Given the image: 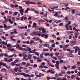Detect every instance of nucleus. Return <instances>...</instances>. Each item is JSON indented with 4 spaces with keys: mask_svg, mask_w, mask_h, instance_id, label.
Instances as JSON below:
<instances>
[{
    "mask_svg": "<svg viewBox=\"0 0 80 80\" xmlns=\"http://www.w3.org/2000/svg\"><path fill=\"white\" fill-rule=\"evenodd\" d=\"M74 48L75 49V53H77V51H78V54L80 55V48L76 46L74 47Z\"/></svg>",
    "mask_w": 80,
    "mask_h": 80,
    "instance_id": "1",
    "label": "nucleus"
},
{
    "mask_svg": "<svg viewBox=\"0 0 80 80\" xmlns=\"http://www.w3.org/2000/svg\"><path fill=\"white\" fill-rule=\"evenodd\" d=\"M21 75L24 76L25 77H30V74H26L25 73L22 72L21 73Z\"/></svg>",
    "mask_w": 80,
    "mask_h": 80,
    "instance_id": "2",
    "label": "nucleus"
},
{
    "mask_svg": "<svg viewBox=\"0 0 80 80\" xmlns=\"http://www.w3.org/2000/svg\"><path fill=\"white\" fill-rule=\"evenodd\" d=\"M18 11L20 12L22 15H23V13H24V9H21L19 10Z\"/></svg>",
    "mask_w": 80,
    "mask_h": 80,
    "instance_id": "3",
    "label": "nucleus"
},
{
    "mask_svg": "<svg viewBox=\"0 0 80 80\" xmlns=\"http://www.w3.org/2000/svg\"><path fill=\"white\" fill-rule=\"evenodd\" d=\"M19 49L20 50H22V51H26V52L28 51V50L27 49L23 48L21 47H19Z\"/></svg>",
    "mask_w": 80,
    "mask_h": 80,
    "instance_id": "4",
    "label": "nucleus"
},
{
    "mask_svg": "<svg viewBox=\"0 0 80 80\" xmlns=\"http://www.w3.org/2000/svg\"><path fill=\"white\" fill-rule=\"evenodd\" d=\"M27 55H26L23 56L22 58V60H28V58H27Z\"/></svg>",
    "mask_w": 80,
    "mask_h": 80,
    "instance_id": "5",
    "label": "nucleus"
},
{
    "mask_svg": "<svg viewBox=\"0 0 80 80\" xmlns=\"http://www.w3.org/2000/svg\"><path fill=\"white\" fill-rule=\"evenodd\" d=\"M72 27H78V25L77 24L74 23L72 25Z\"/></svg>",
    "mask_w": 80,
    "mask_h": 80,
    "instance_id": "6",
    "label": "nucleus"
},
{
    "mask_svg": "<svg viewBox=\"0 0 80 80\" xmlns=\"http://www.w3.org/2000/svg\"><path fill=\"white\" fill-rule=\"evenodd\" d=\"M74 40L71 42L72 44V45H75L76 44V42H77V39H74Z\"/></svg>",
    "mask_w": 80,
    "mask_h": 80,
    "instance_id": "7",
    "label": "nucleus"
},
{
    "mask_svg": "<svg viewBox=\"0 0 80 80\" xmlns=\"http://www.w3.org/2000/svg\"><path fill=\"white\" fill-rule=\"evenodd\" d=\"M32 55L31 54H28V58L29 59V60H31L32 58Z\"/></svg>",
    "mask_w": 80,
    "mask_h": 80,
    "instance_id": "8",
    "label": "nucleus"
},
{
    "mask_svg": "<svg viewBox=\"0 0 80 80\" xmlns=\"http://www.w3.org/2000/svg\"><path fill=\"white\" fill-rule=\"evenodd\" d=\"M37 26V24L35 22H33V28H35Z\"/></svg>",
    "mask_w": 80,
    "mask_h": 80,
    "instance_id": "9",
    "label": "nucleus"
},
{
    "mask_svg": "<svg viewBox=\"0 0 80 80\" xmlns=\"http://www.w3.org/2000/svg\"><path fill=\"white\" fill-rule=\"evenodd\" d=\"M44 53H45V52H42V53L40 55V58H44V57L43 56V55Z\"/></svg>",
    "mask_w": 80,
    "mask_h": 80,
    "instance_id": "10",
    "label": "nucleus"
},
{
    "mask_svg": "<svg viewBox=\"0 0 80 80\" xmlns=\"http://www.w3.org/2000/svg\"><path fill=\"white\" fill-rule=\"evenodd\" d=\"M76 77H76V75H72L71 76V78L72 79H73V78H75Z\"/></svg>",
    "mask_w": 80,
    "mask_h": 80,
    "instance_id": "11",
    "label": "nucleus"
},
{
    "mask_svg": "<svg viewBox=\"0 0 80 80\" xmlns=\"http://www.w3.org/2000/svg\"><path fill=\"white\" fill-rule=\"evenodd\" d=\"M42 31L43 33H45L46 32V29H45V28H42Z\"/></svg>",
    "mask_w": 80,
    "mask_h": 80,
    "instance_id": "12",
    "label": "nucleus"
},
{
    "mask_svg": "<svg viewBox=\"0 0 80 80\" xmlns=\"http://www.w3.org/2000/svg\"><path fill=\"white\" fill-rule=\"evenodd\" d=\"M64 20L66 22H67L68 21V18L67 17H65L64 18Z\"/></svg>",
    "mask_w": 80,
    "mask_h": 80,
    "instance_id": "13",
    "label": "nucleus"
},
{
    "mask_svg": "<svg viewBox=\"0 0 80 80\" xmlns=\"http://www.w3.org/2000/svg\"><path fill=\"white\" fill-rule=\"evenodd\" d=\"M71 68L72 69H73L74 70V69H75L76 68H77V67L75 65H74L71 67Z\"/></svg>",
    "mask_w": 80,
    "mask_h": 80,
    "instance_id": "14",
    "label": "nucleus"
},
{
    "mask_svg": "<svg viewBox=\"0 0 80 80\" xmlns=\"http://www.w3.org/2000/svg\"><path fill=\"white\" fill-rule=\"evenodd\" d=\"M6 70H7V69L4 68H2L1 69V72H6L5 71H6Z\"/></svg>",
    "mask_w": 80,
    "mask_h": 80,
    "instance_id": "15",
    "label": "nucleus"
},
{
    "mask_svg": "<svg viewBox=\"0 0 80 80\" xmlns=\"http://www.w3.org/2000/svg\"><path fill=\"white\" fill-rule=\"evenodd\" d=\"M18 68L16 67L14 68V71L15 72H18Z\"/></svg>",
    "mask_w": 80,
    "mask_h": 80,
    "instance_id": "16",
    "label": "nucleus"
},
{
    "mask_svg": "<svg viewBox=\"0 0 80 80\" xmlns=\"http://www.w3.org/2000/svg\"><path fill=\"white\" fill-rule=\"evenodd\" d=\"M66 28L67 30H70V28H69V26L68 25H66Z\"/></svg>",
    "mask_w": 80,
    "mask_h": 80,
    "instance_id": "17",
    "label": "nucleus"
},
{
    "mask_svg": "<svg viewBox=\"0 0 80 80\" xmlns=\"http://www.w3.org/2000/svg\"><path fill=\"white\" fill-rule=\"evenodd\" d=\"M8 22H10L11 24H13V21L12 20V19L8 21Z\"/></svg>",
    "mask_w": 80,
    "mask_h": 80,
    "instance_id": "18",
    "label": "nucleus"
},
{
    "mask_svg": "<svg viewBox=\"0 0 80 80\" xmlns=\"http://www.w3.org/2000/svg\"><path fill=\"white\" fill-rule=\"evenodd\" d=\"M48 15V12H47L46 14H44L43 15L44 17L45 18H47V15Z\"/></svg>",
    "mask_w": 80,
    "mask_h": 80,
    "instance_id": "19",
    "label": "nucleus"
},
{
    "mask_svg": "<svg viewBox=\"0 0 80 80\" xmlns=\"http://www.w3.org/2000/svg\"><path fill=\"white\" fill-rule=\"evenodd\" d=\"M44 55L46 57H47V56H50V53H45L44 54Z\"/></svg>",
    "mask_w": 80,
    "mask_h": 80,
    "instance_id": "20",
    "label": "nucleus"
},
{
    "mask_svg": "<svg viewBox=\"0 0 80 80\" xmlns=\"http://www.w3.org/2000/svg\"><path fill=\"white\" fill-rule=\"evenodd\" d=\"M13 32H14V33H15L16 34H17V33H18V32H17V29H14L13 30Z\"/></svg>",
    "mask_w": 80,
    "mask_h": 80,
    "instance_id": "21",
    "label": "nucleus"
},
{
    "mask_svg": "<svg viewBox=\"0 0 80 80\" xmlns=\"http://www.w3.org/2000/svg\"><path fill=\"white\" fill-rule=\"evenodd\" d=\"M7 18L8 19V21H9V20H11V16H8L7 17Z\"/></svg>",
    "mask_w": 80,
    "mask_h": 80,
    "instance_id": "22",
    "label": "nucleus"
},
{
    "mask_svg": "<svg viewBox=\"0 0 80 80\" xmlns=\"http://www.w3.org/2000/svg\"><path fill=\"white\" fill-rule=\"evenodd\" d=\"M12 60H13V59H12V58H11L10 59L8 60L7 62H11Z\"/></svg>",
    "mask_w": 80,
    "mask_h": 80,
    "instance_id": "23",
    "label": "nucleus"
},
{
    "mask_svg": "<svg viewBox=\"0 0 80 80\" xmlns=\"http://www.w3.org/2000/svg\"><path fill=\"white\" fill-rule=\"evenodd\" d=\"M71 24V22H70V21H69L68 22V23L67 24H66V25H70V24Z\"/></svg>",
    "mask_w": 80,
    "mask_h": 80,
    "instance_id": "24",
    "label": "nucleus"
},
{
    "mask_svg": "<svg viewBox=\"0 0 80 80\" xmlns=\"http://www.w3.org/2000/svg\"><path fill=\"white\" fill-rule=\"evenodd\" d=\"M27 48L28 50V51H29V52H30V51L31 50H32V49H31V48L28 47H27Z\"/></svg>",
    "mask_w": 80,
    "mask_h": 80,
    "instance_id": "25",
    "label": "nucleus"
},
{
    "mask_svg": "<svg viewBox=\"0 0 80 80\" xmlns=\"http://www.w3.org/2000/svg\"><path fill=\"white\" fill-rule=\"evenodd\" d=\"M58 66H59V65H57V64H56L55 65V67L57 68V69L58 70V69H59V67H58Z\"/></svg>",
    "mask_w": 80,
    "mask_h": 80,
    "instance_id": "26",
    "label": "nucleus"
},
{
    "mask_svg": "<svg viewBox=\"0 0 80 80\" xmlns=\"http://www.w3.org/2000/svg\"><path fill=\"white\" fill-rule=\"evenodd\" d=\"M10 7L11 8H14V7H15V5L13 4H11Z\"/></svg>",
    "mask_w": 80,
    "mask_h": 80,
    "instance_id": "27",
    "label": "nucleus"
},
{
    "mask_svg": "<svg viewBox=\"0 0 80 80\" xmlns=\"http://www.w3.org/2000/svg\"><path fill=\"white\" fill-rule=\"evenodd\" d=\"M13 15H18V12H13Z\"/></svg>",
    "mask_w": 80,
    "mask_h": 80,
    "instance_id": "28",
    "label": "nucleus"
},
{
    "mask_svg": "<svg viewBox=\"0 0 80 80\" xmlns=\"http://www.w3.org/2000/svg\"><path fill=\"white\" fill-rule=\"evenodd\" d=\"M56 65H59V64H60V61H58L56 62Z\"/></svg>",
    "mask_w": 80,
    "mask_h": 80,
    "instance_id": "29",
    "label": "nucleus"
},
{
    "mask_svg": "<svg viewBox=\"0 0 80 80\" xmlns=\"http://www.w3.org/2000/svg\"><path fill=\"white\" fill-rule=\"evenodd\" d=\"M30 65V63H27V64H26V67H28V66H29Z\"/></svg>",
    "mask_w": 80,
    "mask_h": 80,
    "instance_id": "30",
    "label": "nucleus"
},
{
    "mask_svg": "<svg viewBox=\"0 0 80 80\" xmlns=\"http://www.w3.org/2000/svg\"><path fill=\"white\" fill-rule=\"evenodd\" d=\"M43 51H45V52H47L49 50L48 49H45L44 48L43 49Z\"/></svg>",
    "mask_w": 80,
    "mask_h": 80,
    "instance_id": "31",
    "label": "nucleus"
},
{
    "mask_svg": "<svg viewBox=\"0 0 80 80\" xmlns=\"http://www.w3.org/2000/svg\"><path fill=\"white\" fill-rule=\"evenodd\" d=\"M73 52H74V51L73 50H71V49H70V51L69 52V53H72Z\"/></svg>",
    "mask_w": 80,
    "mask_h": 80,
    "instance_id": "32",
    "label": "nucleus"
},
{
    "mask_svg": "<svg viewBox=\"0 0 80 80\" xmlns=\"http://www.w3.org/2000/svg\"><path fill=\"white\" fill-rule=\"evenodd\" d=\"M44 61H46V62H50V61L48 60L46 58H45L44 59Z\"/></svg>",
    "mask_w": 80,
    "mask_h": 80,
    "instance_id": "33",
    "label": "nucleus"
},
{
    "mask_svg": "<svg viewBox=\"0 0 80 80\" xmlns=\"http://www.w3.org/2000/svg\"><path fill=\"white\" fill-rule=\"evenodd\" d=\"M7 46L8 47H11V48L12 47V45H11L10 44H9L7 45Z\"/></svg>",
    "mask_w": 80,
    "mask_h": 80,
    "instance_id": "34",
    "label": "nucleus"
},
{
    "mask_svg": "<svg viewBox=\"0 0 80 80\" xmlns=\"http://www.w3.org/2000/svg\"><path fill=\"white\" fill-rule=\"evenodd\" d=\"M26 43H27V44H30V45H32V44H31V43H30V42L28 40L26 42Z\"/></svg>",
    "mask_w": 80,
    "mask_h": 80,
    "instance_id": "35",
    "label": "nucleus"
},
{
    "mask_svg": "<svg viewBox=\"0 0 80 80\" xmlns=\"http://www.w3.org/2000/svg\"><path fill=\"white\" fill-rule=\"evenodd\" d=\"M10 65H12V66H14L15 63L13 62H12L10 64Z\"/></svg>",
    "mask_w": 80,
    "mask_h": 80,
    "instance_id": "36",
    "label": "nucleus"
},
{
    "mask_svg": "<svg viewBox=\"0 0 80 80\" xmlns=\"http://www.w3.org/2000/svg\"><path fill=\"white\" fill-rule=\"evenodd\" d=\"M68 33H71V35H73V31H72L71 32H69Z\"/></svg>",
    "mask_w": 80,
    "mask_h": 80,
    "instance_id": "37",
    "label": "nucleus"
},
{
    "mask_svg": "<svg viewBox=\"0 0 80 80\" xmlns=\"http://www.w3.org/2000/svg\"><path fill=\"white\" fill-rule=\"evenodd\" d=\"M75 9H72V14H74V13H75Z\"/></svg>",
    "mask_w": 80,
    "mask_h": 80,
    "instance_id": "38",
    "label": "nucleus"
},
{
    "mask_svg": "<svg viewBox=\"0 0 80 80\" xmlns=\"http://www.w3.org/2000/svg\"><path fill=\"white\" fill-rule=\"evenodd\" d=\"M52 58H53V59H54L55 60H57V58L53 56V57H52Z\"/></svg>",
    "mask_w": 80,
    "mask_h": 80,
    "instance_id": "39",
    "label": "nucleus"
},
{
    "mask_svg": "<svg viewBox=\"0 0 80 80\" xmlns=\"http://www.w3.org/2000/svg\"><path fill=\"white\" fill-rule=\"evenodd\" d=\"M51 74H54V73H55V71H52V69H51Z\"/></svg>",
    "mask_w": 80,
    "mask_h": 80,
    "instance_id": "40",
    "label": "nucleus"
},
{
    "mask_svg": "<svg viewBox=\"0 0 80 80\" xmlns=\"http://www.w3.org/2000/svg\"><path fill=\"white\" fill-rule=\"evenodd\" d=\"M1 38L4 40H6V38H5V37H4V36H1Z\"/></svg>",
    "mask_w": 80,
    "mask_h": 80,
    "instance_id": "41",
    "label": "nucleus"
},
{
    "mask_svg": "<svg viewBox=\"0 0 80 80\" xmlns=\"http://www.w3.org/2000/svg\"><path fill=\"white\" fill-rule=\"evenodd\" d=\"M26 62H22V65H26Z\"/></svg>",
    "mask_w": 80,
    "mask_h": 80,
    "instance_id": "42",
    "label": "nucleus"
},
{
    "mask_svg": "<svg viewBox=\"0 0 80 80\" xmlns=\"http://www.w3.org/2000/svg\"><path fill=\"white\" fill-rule=\"evenodd\" d=\"M67 73L68 75H70V74H71V72L70 71H68L67 72Z\"/></svg>",
    "mask_w": 80,
    "mask_h": 80,
    "instance_id": "43",
    "label": "nucleus"
},
{
    "mask_svg": "<svg viewBox=\"0 0 80 80\" xmlns=\"http://www.w3.org/2000/svg\"><path fill=\"white\" fill-rule=\"evenodd\" d=\"M11 40H12V41L13 42H16L17 41L16 39H15L12 38H11Z\"/></svg>",
    "mask_w": 80,
    "mask_h": 80,
    "instance_id": "44",
    "label": "nucleus"
},
{
    "mask_svg": "<svg viewBox=\"0 0 80 80\" xmlns=\"http://www.w3.org/2000/svg\"><path fill=\"white\" fill-rule=\"evenodd\" d=\"M30 4H36V3L34 2H30Z\"/></svg>",
    "mask_w": 80,
    "mask_h": 80,
    "instance_id": "45",
    "label": "nucleus"
},
{
    "mask_svg": "<svg viewBox=\"0 0 80 80\" xmlns=\"http://www.w3.org/2000/svg\"><path fill=\"white\" fill-rule=\"evenodd\" d=\"M18 60L16 59L14 62V63H18Z\"/></svg>",
    "mask_w": 80,
    "mask_h": 80,
    "instance_id": "46",
    "label": "nucleus"
},
{
    "mask_svg": "<svg viewBox=\"0 0 80 80\" xmlns=\"http://www.w3.org/2000/svg\"><path fill=\"white\" fill-rule=\"evenodd\" d=\"M16 45H17L16 46V48H19V47H20V45L18 44H17Z\"/></svg>",
    "mask_w": 80,
    "mask_h": 80,
    "instance_id": "47",
    "label": "nucleus"
},
{
    "mask_svg": "<svg viewBox=\"0 0 80 80\" xmlns=\"http://www.w3.org/2000/svg\"><path fill=\"white\" fill-rule=\"evenodd\" d=\"M55 55L56 56H58V55H59V52L55 53Z\"/></svg>",
    "mask_w": 80,
    "mask_h": 80,
    "instance_id": "48",
    "label": "nucleus"
},
{
    "mask_svg": "<svg viewBox=\"0 0 80 80\" xmlns=\"http://www.w3.org/2000/svg\"><path fill=\"white\" fill-rule=\"evenodd\" d=\"M34 53L36 55H37V56H38L39 55V54L37 52H36Z\"/></svg>",
    "mask_w": 80,
    "mask_h": 80,
    "instance_id": "49",
    "label": "nucleus"
},
{
    "mask_svg": "<svg viewBox=\"0 0 80 80\" xmlns=\"http://www.w3.org/2000/svg\"><path fill=\"white\" fill-rule=\"evenodd\" d=\"M63 25V23H60L59 24V25L60 27H61V26H62Z\"/></svg>",
    "mask_w": 80,
    "mask_h": 80,
    "instance_id": "50",
    "label": "nucleus"
},
{
    "mask_svg": "<svg viewBox=\"0 0 80 80\" xmlns=\"http://www.w3.org/2000/svg\"><path fill=\"white\" fill-rule=\"evenodd\" d=\"M49 8H48V10L49 12H52V11H54V10H50Z\"/></svg>",
    "mask_w": 80,
    "mask_h": 80,
    "instance_id": "51",
    "label": "nucleus"
},
{
    "mask_svg": "<svg viewBox=\"0 0 80 80\" xmlns=\"http://www.w3.org/2000/svg\"><path fill=\"white\" fill-rule=\"evenodd\" d=\"M34 12L36 13H37V14H38V13H40V12H38V11H37L36 10L34 11Z\"/></svg>",
    "mask_w": 80,
    "mask_h": 80,
    "instance_id": "52",
    "label": "nucleus"
},
{
    "mask_svg": "<svg viewBox=\"0 0 80 80\" xmlns=\"http://www.w3.org/2000/svg\"><path fill=\"white\" fill-rule=\"evenodd\" d=\"M45 62H42L41 65H43V66H44V65H45Z\"/></svg>",
    "mask_w": 80,
    "mask_h": 80,
    "instance_id": "53",
    "label": "nucleus"
},
{
    "mask_svg": "<svg viewBox=\"0 0 80 80\" xmlns=\"http://www.w3.org/2000/svg\"><path fill=\"white\" fill-rule=\"evenodd\" d=\"M53 53H51L50 54V56L51 57V58H52V57H53Z\"/></svg>",
    "mask_w": 80,
    "mask_h": 80,
    "instance_id": "54",
    "label": "nucleus"
},
{
    "mask_svg": "<svg viewBox=\"0 0 80 80\" xmlns=\"http://www.w3.org/2000/svg\"><path fill=\"white\" fill-rule=\"evenodd\" d=\"M3 55H4L3 53H1V54H0V57H3Z\"/></svg>",
    "mask_w": 80,
    "mask_h": 80,
    "instance_id": "55",
    "label": "nucleus"
},
{
    "mask_svg": "<svg viewBox=\"0 0 80 80\" xmlns=\"http://www.w3.org/2000/svg\"><path fill=\"white\" fill-rule=\"evenodd\" d=\"M39 22H45V21L42 20H39Z\"/></svg>",
    "mask_w": 80,
    "mask_h": 80,
    "instance_id": "56",
    "label": "nucleus"
},
{
    "mask_svg": "<svg viewBox=\"0 0 80 80\" xmlns=\"http://www.w3.org/2000/svg\"><path fill=\"white\" fill-rule=\"evenodd\" d=\"M51 72V69H49V70L47 71V73H50V72Z\"/></svg>",
    "mask_w": 80,
    "mask_h": 80,
    "instance_id": "57",
    "label": "nucleus"
},
{
    "mask_svg": "<svg viewBox=\"0 0 80 80\" xmlns=\"http://www.w3.org/2000/svg\"><path fill=\"white\" fill-rule=\"evenodd\" d=\"M15 65L16 67H19V66L20 65V64L17 63L15 64Z\"/></svg>",
    "mask_w": 80,
    "mask_h": 80,
    "instance_id": "58",
    "label": "nucleus"
},
{
    "mask_svg": "<svg viewBox=\"0 0 80 80\" xmlns=\"http://www.w3.org/2000/svg\"><path fill=\"white\" fill-rule=\"evenodd\" d=\"M37 52V49H34V50H33V53H35L36 52Z\"/></svg>",
    "mask_w": 80,
    "mask_h": 80,
    "instance_id": "59",
    "label": "nucleus"
},
{
    "mask_svg": "<svg viewBox=\"0 0 80 80\" xmlns=\"http://www.w3.org/2000/svg\"><path fill=\"white\" fill-rule=\"evenodd\" d=\"M54 76L56 77H58V74L57 73Z\"/></svg>",
    "mask_w": 80,
    "mask_h": 80,
    "instance_id": "60",
    "label": "nucleus"
},
{
    "mask_svg": "<svg viewBox=\"0 0 80 80\" xmlns=\"http://www.w3.org/2000/svg\"><path fill=\"white\" fill-rule=\"evenodd\" d=\"M12 19L14 21H15V18L13 17L12 18Z\"/></svg>",
    "mask_w": 80,
    "mask_h": 80,
    "instance_id": "61",
    "label": "nucleus"
},
{
    "mask_svg": "<svg viewBox=\"0 0 80 80\" xmlns=\"http://www.w3.org/2000/svg\"><path fill=\"white\" fill-rule=\"evenodd\" d=\"M43 68V66H42L41 65L39 67V68Z\"/></svg>",
    "mask_w": 80,
    "mask_h": 80,
    "instance_id": "62",
    "label": "nucleus"
},
{
    "mask_svg": "<svg viewBox=\"0 0 80 80\" xmlns=\"http://www.w3.org/2000/svg\"><path fill=\"white\" fill-rule=\"evenodd\" d=\"M78 76H80V72H78L77 74Z\"/></svg>",
    "mask_w": 80,
    "mask_h": 80,
    "instance_id": "63",
    "label": "nucleus"
},
{
    "mask_svg": "<svg viewBox=\"0 0 80 80\" xmlns=\"http://www.w3.org/2000/svg\"><path fill=\"white\" fill-rule=\"evenodd\" d=\"M19 57H23V54H22L21 53H20L19 54Z\"/></svg>",
    "mask_w": 80,
    "mask_h": 80,
    "instance_id": "64",
    "label": "nucleus"
}]
</instances>
